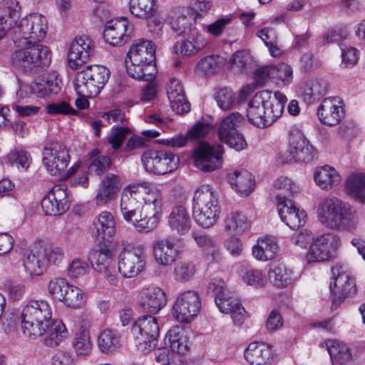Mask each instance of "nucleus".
<instances>
[{"label": "nucleus", "instance_id": "nucleus-1", "mask_svg": "<svg viewBox=\"0 0 365 365\" xmlns=\"http://www.w3.org/2000/svg\"><path fill=\"white\" fill-rule=\"evenodd\" d=\"M164 204L161 187L148 181L130 183L120 194L123 218L139 232L148 233L158 227Z\"/></svg>", "mask_w": 365, "mask_h": 365}, {"label": "nucleus", "instance_id": "nucleus-2", "mask_svg": "<svg viewBox=\"0 0 365 365\" xmlns=\"http://www.w3.org/2000/svg\"><path fill=\"white\" fill-rule=\"evenodd\" d=\"M287 101L286 96L279 91L274 92V96L267 90L257 92L248 103L249 122L259 128L270 126L282 115Z\"/></svg>", "mask_w": 365, "mask_h": 365}, {"label": "nucleus", "instance_id": "nucleus-3", "mask_svg": "<svg viewBox=\"0 0 365 365\" xmlns=\"http://www.w3.org/2000/svg\"><path fill=\"white\" fill-rule=\"evenodd\" d=\"M155 47L150 41L139 40L133 43L128 53L130 63L127 72L133 78L152 81L157 73L155 63Z\"/></svg>", "mask_w": 365, "mask_h": 365}, {"label": "nucleus", "instance_id": "nucleus-4", "mask_svg": "<svg viewBox=\"0 0 365 365\" xmlns=\"http://www.w3.org/2000/svg\"><path fill=\"white\" fill-rule=\"evenodd\" d=\"M192 217L202 228L208 229L218 222L221 205L215 192L207 185L197 187L192 197Z\"/></svg>", "mask_w": 365, "mask_h": 365}, {"label": "nucleus", "instance_id": "nucleus-5", "mask_svg": "<svg viewBox=\"0 0 365 365\" xmlns=\"http://www.w3.org/2000/svg\"><path fill=\"white\" fill-rule=\"evenodd\" d=\"M52 316V307L48 301L43 299L29 300L21 315L24 335L33 339L42 336Z\"/></svg>", "mask_w": 365, "mask_h": 365}, {"label": "nucleus", "instance_id": "nucleus-6", "mask_svg": "<svg viewBox=\"0 0 365 365\" xmlns=\"http://www.w3.org/2000/svg\"><path fill=\"white\" fill-rule=\"evenodd\" d=\"M354 215L351 205L336 197L322 199L317 206V217L325 227L334 230H344Z\"/></svg>", "mask_w": 365, "mask_h": 365}, {"label": "nucleus", "instance_id": "nucleus-7", "mask_svg": "<svg viewBox=\"0 0 365 365\" xmlns=\"http://www.w3.org/2000/svg\"><path fill=\"white\" fill-rule=\"evenodd\" d=\"M110 71L101 65H89L76 73L73 86L83 97H96L108 81Z\"/></svg>", "mask_w": 365, "mask_h": 365}, {"label": "nucleus", "instance_id": "nucleus-8", "mask_svg": "<svg viewBox=\"0 0 365 365\" xmlns=\"http://www.w3.org/2000/svg\"><path fill=\"white\" fill-rule=\"evenodd\" d=\"M48 29L47 19L38 13L21 19L14 28L13 41L16 46L31 44L43 40Z\"/></svg>", "mask_w": 365, "mask_h": 365}, {"label": "nucleus", "instance_id": "nucleus-9", "mask_svg": "<svg viewBox=\"0 0 365 365\" xmlns=\"http://www.w3.org/2000/svg\"><path fill=\"white\" fill-rule=\"evenodd\" d=\"M123 248L118 257V271L124 278H133L144 272L147 256L143 246L128 243L122 244Z\"/></svg>", "mask_w": 365, "mask_h": 365}, {"label": "nucleus", "instance_id": "nucleus-10", "mask_svg": "<svg viewBox=\"0 0 365 365\" xmlns=\"http://www.w3.org/2000/svg\"><path fill=\"white\" fill-rule=\"evenodd\" d=\"M18 49L11 55V62L17 67L34 70L47 67L51 62L52 53L46 46L33 44Z\"/></svg>", "mask_w": 365, "mask_h": 365}, {"label": "nucleus", "instance_id": "nucleus-11", "mask_svg": "<svg viewBox=\"0 0 365 365\" xmlns=\"http://www.w3.org/2000/svg\"><path fill=\"white\" fill-rule=\"evenodd\" d=\"M145 170L155 175H165L175 170L180 163L179 157L167 149H150L141 155Z\"/></svg>", "mask_w": 365, "mask_h": 365}, {"label": "nucleus", "instance_id": "nucleus-12", "mask_svg": "<svg viewBox=\"0 0 365 365\" xmlns=\"http://www.w3.org/2000/svg\"><path fill=\"white\" fill-rule=\"evenodd\" d=\"M131 333L142 352H149L158 344L160 327L158 319L151 315L139 317L132 325Z\"/></svg>", "mask_w": 365, "mask_h": 365}, {"label": "nucleus", "instance_id": "nucleus-13", "mask_svg": "<svg viewBox=\"0 0 365 365\" xmlns=\"http://www.w3.org/2000/svg\"><path fill=\"white\" fill-rule=\"evenodd\" d=\"M243 119L240 113H232L222 120L217 130L219 140L237 152L247 147L245 138L236 128L242 123Z\"/></svg>", "mask_w": 365, "mask_h": 365}, {"label": "nucleus", "instance_id": "nucleus-14", "mask_svg": "<svg viewBox=\"0 0 365 365\" xmlns=\"http://www.w3.org/2000/svg\"><path fill=\"white\" fill-rule=\"evenodd\" d=\"M315 154L314 148L304 134L297 131L291 133L289 149L287 151L279 154L278 161L283 164L292 162L308 163L314 158Z\"/></svg>", "mask_w": 365, "mask_h": 365}, {"label": "nucleus", "instance_id": "nucleus-15", "mask_svg": "<svg viewBox=\"0 0 365 365\" xmlns=\"http://www.w3.org/2000/svg\"><path fill=\"white\" fill-rule=\"evenodd\" d=\"M201 306V299L197 292H183L175 299L173 306V316L180 323H191L200 313Z\"/></svg>", "mask_w": 365, "mask_h": 365}, {"label": "nucleus", "instance_id": "nucleus-16", "mask_svg": "<svg viewBox=\"0 0 365 365\" xmlns=\"http://www.w3.org/2000/svg\"><path fill=\"white\" fill-rule=\"evenodd\" d=\"M223 152L221 145L212 146L206 142H200L192 150V158L197 168L212 172L222 165Z\"/></svg>", "mask_w": 365, "mask_h": 365}, {"label": "nucleus", "instance_id": "nucleus-17", "mask_svg": "<svg viewBox=\"0 0 365 365\" xmlns=\"http://www.w3.org/2000/svg\"><path fill=\"white\" fill-rule=\"evenodd\" d=\"M340 243V238L333 233H327L315 237L306 254L307 263L311 264L329 260Z\"/></svg>", "mask_w": 365, "mask_h": 365}, {"label": "nucleus", "instance_id": "nucleus-18", "mask_svg": "<svg viewBox=\"0 0 365 365\" xmlns=\"http://www.w3.org/2000/svg\"><path fill=\"white\" fill-rule=\"evenodd\" d=\"M42 160L51 175H61L66 170L70 161L68 150L60 142H52L44 147Z\"/></svg>", "mask_w": 365, "mask_h": 365}, {"label": "nucleus", "instance_id": "nucleus-19", "mask_svg": "<svg viewBox=\"0 0 365 365\" xmlns=\"http://www.w3.org/2000/svg\"><path fill=\"white\" fill-rule=\"evenodd\" d=\"M331 272L333 282L330 284V292L334 301L341 302L356 292L355 280L341 265H335Z\"/></svg>", "mask_w": 365, "mask_h": 365}, {"label": "nucleus", "instance_id": "nucleus-20", "mask_svg": "<svg viewBox=\"0 0 365 365\" xmlns=\"http://www.w3.org/2000/svg\"><path fill=\"white\" fill-rule=\"evenodd\" d=\"M94 51L93 41L87 35L75 37L68 51V63L70 68L76 69L86 63Z\"/></svg>", "mask_w": 365, "mask_h": 365}, {"label": "nucleus", "instance_id": "nucleus-21", "mask_svg": "<svg viewBox=\"0 0 365 365\" xmlns=\"http://www.w3.org/2000/svg\"><path fill=\"white\" fill-rule=\"evenodd\" d=\"M46 215L57 216L66 212L70 206L66 185H55L41 200Z\"/></svg>", "mask_w": 365, "mask_h": 365}, {"label": "nucleus", "instance_id": "nucleus-22", "mask_svg": "<svg viewBox=\"0 0 365 365\" xmlns=\"http://www.w3.org/2000/svg\"><path fill=\"white\" fill-rule=\"evenodd\" d=\"M319 120L324 125H338L345 116L344 103L339 97L324 98L317 109Z\"/></svg>", "mask_w": 365, "mask_h": 365}, {"label": "nucleus", "instance_id": "nucleus-23", "mask_svg": "<svg viewBox=\"0 0 365 365\" xmlns=\"http://www.w3.org/2000/svg\"><path fill=\"white\" fill-rule=\"evenodd\" d=\"M277 208L281 220L292 230L298 229L306 223V212L292 200L279 196Z\"/></svg>", "mask_w": 365, "mask_h": 365}, {"label": "nucleus", "instance_id": "nucleus-24", "mask_svg": "<svg viewBox=\"0 0 365 365\" xmlns=\"http://www.w3.org/2000/svg\"><path fill=\"white\" fill-rule=\"evenodd\" d=\"M122 186L120 178L113 173L107 174L101 181L93 202L97 207H105L116 197Z\"/></svg>", "mask_w": 365, "mask_h": 365}, {"label": "nucleus", "instance_id": "nucleus-25", "mask_svg": "<svg viewBox=\"0 0 365 365\" xmlns=\"http://www.w3.org/2000/svg\"><path fill=\"white\" fill-rule=\"evenodd\" d=\"M138 303L145 312L156 314L167 304L166 294L158 287L143 288L138 293Z\"/></svg>", "mask_w": 365, "mask_h": 365}, {"label": "nucleus", "instance_id": "nucleus-26", "mask_svg": "<svg viewBox=\"0 0 365 365\" xmlns=\"http://www.w3.org/2000/svg\"><path fill=\"white\" fill-rule=\"evenodd\" d=\"M90 231L96 242L110 241L115 231L114 217L108 211L101 212L93 218Z\"/></svg>", "mask_w": 365, "mask_h": 365}, {"label": "nucleus", "instance_id": "nucleus-27", "mask_svg": "<svg viewBox=\"0 0 365 365\" xmlns=\"http://www.w3.org/2000/svg\"><path fill=\"white\" fill-rule=\"evenodd\" d=\"M245 358L250 365H272L276 356L272 347L262 342H252L245 350Z\"/></svg>", "mask_w": 365, "mask_h": 365}, {"label": "nucleus", "instance_id": "nucleus-28", "mask_svg": "<svg viewBox=\"0 0 365 365\" xmlns=\"http://www.w3.org/2000/svg\"><path fill=\"white\" fill-rule=\"evenodd\" d=\"M168 225L177 235L182 236L188 233L192 222L187 208L182 204L173 205L168 215Z\"/></svg>", "mask_w": 365, "mask_h": 365}, {"label": "nucleus", "instance_id": "nucleus-29", "mask_svg": "<svg viewBox=\"0 0 365 365\" xmlns=\"http://www.w3.org/2000/svg\"><path fill=\"white\" fill-rule=\"evenodd\" d=\"M166 93L173 110L179 115L187 113L190 110V104L185 98L181 81L171 78L166 86Z\"/></svg>", "mask_w": 365, "mask_h": 365}, {"label": "nucleus", "instance_id": "nucleus-30", "mask_svg": "<svg viewBox=\"0 0 365 365\" xmlns=\"http://www.w3.org/2000/svg\"><path fill=\"white\" fill-rule=\"evenodd\" d=\"M170 24L178 35L187 34L196 28L195 12L189 6L179 7L170 13Z\"/></svg>", "mask_w": 365, "mask_h": 365}, {"label": "nucleus", "instance_id": "nucleus-31", "mask_svg": "<svg viewBox=\"0 0 365 365\" xmlns=\"http://www.w3.org/2000/svg\"><path fill=\"white\" fill-rule=\"evenodd\" d=\"M128 37V21L126 19H112L106 22L103 38L109 44L114 46L124 45Z\"/></svg>", "mask_w": 365, "mask_h": 365}, {"label": "nucleus", "instance_id": "nucleus-32", "mask_svg": "<svg viewBox=\"0 0 365 365\" xmlns=\"http://www.w3.org/2000/svg\"><path fill=\"white\" fill-rule=\"evenodd\" d=\"M153 252L155 262L164 267L171 265L178 255L175 242L170 237L156 240L153 244Z\"/></svg>", "mask_w": 365, "mask_h": 365}, {"label": "nucleus", "instance_id": "nucleus-33", "mask_svg": "<svg viewBox=\"0 0 365 365\" xmlns=\"http://www.w3.org/2000/svg\"><path fill=\"white\" fill-rule=\"evenodd\" d=\"M227 181L240 196H248L255 188V178L247 170H236L227 175Z\"/></svg>", "mask_w": 365, "mask_h": 365}, {"label": "nucleus", "instance_id": "nucleus-34", "mask_svg": "<svg viewBox=\"0 0 365 365\" xmlns=\"http://www.w3.org/2000/svg\"><path fill=\"white\" fill-rule=\"evenodd\" d=\"M313 177L316 185L325 191H329L336 187L341 181L339 172L329 165L317 168L314 171Z\"/></svg>", "mask_w": 365, "mask_h": 365}, {"label": "nucleus", "instance_id": "nucleus-35", "mask_svg": "<svg viewBox=\"0 0 365 365\" xmlns=\"http://www.w3.org/2000/svg\"><path fill=\"white\" fill-rule=\"evenodd\" d=\"M24 267L31 277L43 274L47 268L43 248H34L28 250L24 254Z\"/></svg>", "mask_w": 365, "mask_h": 365}, {"label": "nucleus", "instance_id": "nucleus-36", "mask_svg": "<svg viewBox=\"0 0 365 365\" xmlns=\"http://www.w3.org/2000/svg\"><path fill=\"white\" fill-rule=\"evenodd\" d=\"M207 45L206 38L197 29L185 34V39L176 43V53L184 56H191L198 53Z\"/></svg>", "mask_w": 365, "mask_h": 365}, {"label": "nucleus", "instance_id": "nucleus-37", "mask_svg": "<svg viewBox=\"0 0 365 365\" xmlns=\"http://www.w3.org/2000/svg\"><path fill=\"white\" fill-rule=\"evenodd\" d=\"M68 335V330L61 319H51L45 329L43 344L47 346H58Z\"/></svg>", "mask_w": 365, "mask_h": 365}, {"label": "nucleus", "instance_id": "nucleus-38", "mask_svg": "<svg viewBox=\"0 0 365 365\" xmlns=\"http://www.w3.org/2000/svg\"><path fill=\"white\" fill-rule=\"evenodd\" d=\"M278 250V245L275 240L271 237L264 236L259 238L252 247V255L253 257L262 262H267L274 258Z\"/></svg>", "mask_w": 365, "mask_h": 365}, {"label": "nucleus", "instance_id": "nucleus-39", "mask_svg": "<svg viewBox=\"0 0 365 365\" xmlns=\"http://www.w3.org/2000/svg\"><path fill=\"white\" fill-rule=\"evenodd\" d=\"M21 6L16 0H11L6 3L4 8V14H0V37H3L6 32L16 26V23L20 19Z\"/></svg>", "mask_w": 365, "mask_h": 365}, {"label": "nucleus", "instance_id": "nucleus-40", "mask_svg": "<svg viewBox=\"0 0 365 365\" xmlns=\"http://www.w3.org/2000/svg\"><path fill=\"white\" fill-rule=\"evenodd\" d=\"M165 344H169L173 351L183 354L188 351L189 341L185 330L180 326L171 328L165 338Z\"/></svg>", "mask_w": 365, "mask_h": 365}, {"label": "nucleus", "instance_id": "nucleus-41", "mask_svg": "<svg viewBox=\"0 0 365 365\" xmlns=\"http://www.w3.org/2000/svg\"><path fill=\"white\" fill-rule=\"evenodd\" d=\"M345 190L347 195L356 201L365 203V174L353 173L345 181Z\"/></svg>", "mask_w": 365, "mask_h": 365}, {"label": "nucleus", "instance_id": "nucleus-42", "mask_svg": "<svg viewBox=\"0 0 365 365\" xmlns=\"http://www.w3.org/2000/svg\"><path fill=\"white\" fill-rule=\"evenodd\" d=\"M224 229L232 235H242L250 227V221L242 213L232 212L224 219Z\"/></svg>", "mask_w": 365, "mask_h": 365}, {"label": "nucleus", "instance_id": "nucleus-43", "mask_svg": "<svg viewBox=\"0 0 365 365\" xmlns=\"http://www.w3.org/2000/svg\"><path fill=\"white\" fill-rule=\"evenodd\" d=\"M327 346L332 365H345L351 359V349L346 344L338 341H329Z\"/></svg>", "mask_w": 365, "mask_h": 365}, {"label": "nucleus", "instance_id": "nucleus-44", "mask_svg": "<svg viewBox=\"0 0 365 365\" xmlns=\"http://www.w3.org/2000/svg\"><path fill=\"white\" fill-rule=\"evenodd\" d=\"M253 59L247 50L235 52L227 62V68L236 74L247 73L252 68Z\"/></svg>", "mask_w": 365, "mask_h": 365}, {"label": "nucleus", "instance_id": "nucleus-45", "mask_svg": "<svg viewBox=\"0 0 365 365\" xmlns=\"http://www.w3.org/2000/svg\"><path fill=\"white\" fill-rule=\"evenodd\" d=\"M129 9L137 18L148 20L157 12V0H130Z\"/></svg>", "mask_w": 365, "mask_h": 365}, {"label": "nucleus", "instance_id": "nucleus-46", "mask_svg": "<svg viewBox=\"0 0 365 365\" xmlns=\"http://www.w3.org/2000/svg\"><path fill=\"white\" fill-rule=\"evenodd\" d=\"M270 282L277 287L284 288L292 284L293 272L284 264H279L271 268L268 272Z\"/></svg>", "mask_w": 365, "mask_h": 365}, {"label": "nucleus", "instance_id": "nucleus-47", "mask_svg": "<svg viewBox=\"0 0 365 365\" xmlns=\"http://www.w3.org/2000/svg\"><path fill=\"white\" fill-rule=\"evenodd\" d=\"M83 322L79 330L76 333L73 340V347L77 355H88L92 349V344L88 329L86 327L88 324Z\"/></svg>", "mask_w": 365, "mask_h": 365}, {"label": "nucleus", "instance_id": "nucleus-48", "mask_svg": "<svg viewBox=\"0 0 365 365\" xmlns=\"http://www.w3.org/2000/svg\"><path fill=\"white\" fill-rule=\"evenodd\" d=\"M97 344L101 352L111 353L119 347L120 338L115 331L106 329L100 332Z\"/></svg>", "mask_w": 365, "mask_h": 365}, {"label": "nucleus", "instance_id": "nucleus-49", "mask_svg": "<svg viewBox=\"0 0 365 365\" xmlns=\"http://www.w3.org/2000/svg\"><path fill=\"white\" fill-rule=\"evenodd\" d=\"M326 93V88L317 80H310L301 88V95L304 101L312 103Z\"/></svg>", "mask_w": 365, "mask_h": 365}, {"label": "nucleus", "instance_id": "nucleus-50", "mask_svg": "<svg viewBox=\"0 0 365 365\" xmlns=\"http://www.w3.org/2000/svg\"><path fill=\"white\" fill-rule=\"evenodd\" d=\"M86 299V293L81 288L69 284L60 302L68 307L79 308Z\"/></svg>", "mask_w": 365, "mask_h": 365}, {"label": "nucleus", "instance_id": "nucleus-51", "mask_svg": "<svg viewBox=\"0 0 365 365\" xmlns=\"http://www.w3.org/2000/svg\"><path fill=\"white\" fill-rule=\"evenodd\" d=\"M61 88L57 79L34 81L30 84V91L39 98H45L51 94H56Z\"/></svg>", "mask_w": 365, "mask_h": 365}, {"label": "nucleus", "instance_id": "nucleus-52", "mask_svg": "<svg viewBox=\"0 0 365 365\" xmlns=\"http://www.w3.org/2000/svg\"><path fill=\"white\" fill-rule=\"evenodd\" d=\"M91 264L98 272L110 267L112 262L111 253L108 250H92L88 256Z\"/></svg>", "mask_w": 365, "mask_h": 365}, {"label": "nucleus", "instance_id": "nucleus-53", "mask_svg": "<svg viewBox=\"0 0 365 365\" xmlns=\"http://www.w3.org/2000/svg\"><path fill=\"white\" fill-rule=\"evenodd\" d=\"M241 279L245 284L255 288L263 287L267 282V277L264 272L255 268L245 269L241 275Z\"/></svg>", "mask_w": 365, "mask_h": 365}, {"label": "nucleus", "instance_id": "nucleus-54", "mask_svg": "<svg viewBox=\"0 0 365 365\" xmlns=\"http://www.w3.org/2000/svg\"><path fill=\"white\" fill-rule=\"evenodd\" d=\"M272 72V80L275 81L277 84L288 86L292 83L293 69L290 65L285 63L273 65Z\"/></svg>", "mask_w": 365, "mask_h": 365}, {"label": "nucleus", "instance_id": "nucleus-55", "mask_svg": "<svg viewBox=\"0 0 365 365\" xmlns=\"http://www.w3.org/2000/svg\"><path fill=\"white\" fill-rule=\"evenodd\" d=\"M195 273V265L192 262L186 261H180L177 263L173 271L174 279L178 282L190 280Z\"/></svg>", "mask_w": 365, "mask_h": 365}, {"label": "nucleus", "instance_id": "nucleus-56", "mask_svg": "<svg viewBox=\"0 0 365 365\" xmlns=\"http://www.w3.org/2000/svg\"><path fill=\"white\" fill-rule=\"evenodd\" d=\"M274 188L277 190L276 200L278 203V197H284L289 199L295 192H297V187L295 184L287 177L279 178L274 184Z\"/></svg>", "mask_w": 365, "mask_h": 365}, {"label": "nucleus", "instance_id": "nucleus-57", "mask_svg": "<svg viewBox=\"0 0 365 365\" xmlns=\"http://www.w3.org/2000/svg\"><path fill=\"white\" fill-rule=\"evenodd\" d=\"M6 160L19 170H26L31 163V157L26 151L15 150L8 154Z\"/></svg>", "mask_w": 365, "mask_h": 365}, {"label": "nucleus", "instance_id": "nucleus-58", "mask_svg": "<svg viewBox=\"0 0 365 365\" xmlns=\"http://www.w3.org/2000/svg\"><path fill=\"white\" fill-rule=\"evenodd\" d=\"M90 266L87 261L81 258L73 259L68 264L66 272L71 279H78L88 274Z\"/></svg>", "mask_w": 365, "mask_h": 365}, {"label": "nucleus", "instance_id": "nucleus-59", "mask_svg": "<svg viewBox=\"0 0 365 365\" xmlns=\"http://www.w3.org/2000/svg\"><path fill=\"white\" fill-rule=\"evenodd\" d=\"M219 107L225 110L231 109L236 103L235 93L230 88H220L215 94Z\"/></svg>", "mask_w": 365, "mask_h": 365}, {"label": "nucleus", "instance_id": "nucleus-60", "mask_svg": "<svg viewBox=\"0 0 365 365\" xmlns=\"http://www.w3.org/2000/svg\"><path fill=\"white\" fill-rule=\"evenodd\" d=\"M68 285L65 278L54 277L48 282L47 291L53 299L60 302Z\"/></svg>", "mask_w": 365, "mask_h": 365}, {"label": "nucleus", "instance_id": "nucleus-61", "mask_svg": "<svg viewBox=\"0 0 365 365\" xmlns=\"http://www.w3.org/2000/svg\"><path fill=\"white\" fill-rule=\"evenodd\" d=\"M129 133L130 129L128 126H114L108 135V142L113 149H118Z\"/></svg>", "mask_w": 365, "mask_h": 365}, {"label": "nucleus", "instance_id": "nucleus-62", "mask_svg": "<svg viewBox=\"0 0 365 365\" xmlns=\"http://www.w3.org/2000/svg\"><path fill=\"white\" fill-rule=\"evenodd\" d=\"M46 110L49 115H76L77 113V111L66 101L48 103Z\"/></svg>", "mask_w": 365, "mask_h": 365}, {"label": "nucleus", "instance_id": "nucleus-63", "mask_svg": "<svg viewBox=\"0 0 365 365\" xmlns=\"http://www.w3.org/2000/svg\"><path fill=\"white\" fill-rule=\"evenodd\" d=\"M101 117L105 119L108 124L115 123L116 125H122L125 126L128 119L123 111L119 108H114L106 112H103Z\"/></svg>", "mask_w": 365, "mask_h": 365}, {"label": "nucleus", "instance_id": "nucleus-64", "mask_svg": "<svg viewBox=\"0 0 365 365\" xmlns=\"http://www.w3.org/2000/svg\"><path fill=\"white\" fill-rule=\"evenodd\" d=\"M314 239V235L311 230L308 229H302L299 233L294 234L291 237V241L292 244L296 246H299L302 248H307L308 245L310 246Z\"/></svg>", "mask_w": 365, "mask_h": 365}]
</instances>
